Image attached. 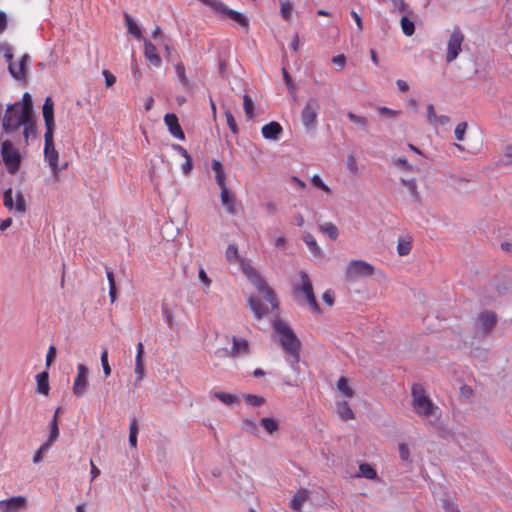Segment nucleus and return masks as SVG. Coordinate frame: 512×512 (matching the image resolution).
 <instances>
[{"label":"nucleus","instance_id":"nucleus-1","mask_svg":"<svg viewBox=\"0 0 512 512\" xmlns=\"http://www.w3.org/2000/svg\"><path fill=\"white\" fill-rule=\"evenodd\" d=\"M411 392L413 411L427 424L436 426L441 418L440 408L426 395L422 385L414 384Z\"/></svg>","mask_w":512,"mask_h":512},{"label":"nucleus","instance_id":"nucleus-2","mask_svg":"<svg viewBox=\"0 0 512 512\" xmlns=\"http://www.w3.org/2000/svg\"><path fill=\"white\" fill-rule=\"evenodd\" d=\"M272 327L283 350L292 357L293 364L298 363L301 343L292 328L279 318L273 321Z\"/></svg>","mask_w":512,"mask_h":512},{"label":"nucleus","instance_id":"nucleus-3","mask_svg":"<svg viewBox=\"0 0 512 512\" xmlns=\"http://www.w3.org/2000/svg\"><path fill=\"white\" fill-rule=\"evenodd\" d=\"M32 116L33 114L21 105L9 104L2 119V128L6 133H12L27 123Z\"/></svg>","mask_w":512,"mask_h":512},{"label":"nucleus","instance_id":"nucleus-4","mask_svg":"<svg viewBox=\"0 0 512 512\" xmlns=\"http://www.w3.org/2000/svg\"><path fill=\"white\" fill-rule=\"evenodd\" d=\"M243 272L258 292L261 293L265 300L271 304L272 309L277 308L278 302L273 290L268 286L257 270L250 265H243Z\"/></svg>","mask_w":512,"mask_h":512},{"label":"nucleus","instance_id":"nucleus-5","mask_svg":"<svg viewBox=\"0 0 512 512\" xmlns=\"http://www.w3.org/2000/svg\"><path fill=\"white\" fill-rule=\"evenodd\" d=\"M44 160L56 179H58L59 172L67 167V163L63 167H59V153L54 146L52 131H45L44 134Z\"/></svg>","mask_w":512,"mask_h":512},{"label":"nucleus","instance_id":"nucleus-6","mask_svg":"<svg viewBox=\"0 0 512 512\" xmlns=\"http://www.w3.org/2000/svg\"><path fill=\"white\" fill-rule=\"evenodd\" d=\"M375 268L364 260H351L345 269L347 281L354 282L361 278H368L374 274Z\"/></svg>","mask_w":512,"mask_h":512},{"label":"nucleus","instance_id":"nucleus-7","mask_svg":"<svg viewBox=\"0 0 512 512\" xmlns=\"http://www.w3.org/2000/svg\"><path fill=\"white\" fill-rule=\"evenodd\" d=\"M300 278H301V285H295L294 286V294L298 301L300 300V296L303 295L304 299L307 301L311 309L315 312L319 311V306L316 301L314 292H313V286L309 279V276L306 272L301 271L300 272Z\"/></svg>","mask_w":512,"mask_h":512},{"label":"nucleus","instance_id":"nucleus-8","mask_svg":"<svg viewBox=\"0 0 512 512\" xmlns=\"http://www.w3.org/2000/svg\"><path fill=\"white\" fill-rule=\"evenodd\" d=\"M1 156L3 162L10 174H15L21 164V155L17 148L9 140H5L1 144Z\"/></svg>","mask_w":512,"mask_h":512},{"label":"nucleus","instance_id":"nucleus-9","mask_svg":"<svg viewBox=\"0 0 512 512\" xmlns=\"http://www.w3.org/2000/svg\"><path fill=\"white\" fill-rule=\"evenodd\" d=\"M465 36L459 27H454L447 41L446 62L451 63L462 52Z\"/></svg>","mask_w":512,"mask_h":512},{"label":"nucleus","instance_id":"nucleus-10","mask_svg":"<svg viewBox=\"0 0 512 512\" xmlns=\"http://www.w3.org/2000/svg\"><path fill=\"white\" fill-rule=\"evenodd\" d=\"M319 109V99L316 97L309 98L301 111V121L306 129L311 130L315 128Z\"/></svg>","mask_w":512,"mask_h":512},{"label":"nucleus","instance_id":"nucleus-11","mask_svg":"<svg viewBox=\"0 0 512 512\" xmlns=\"http://www.w3.org/2000/svg\"><path fill=\"white\" fill-rule=\"evenodd\" d=\"M232 343L233 345L231 350L223 348L217 350L215 354L219 357L230 356L236 358L239 356L247 355L249 353V343L247 340L233 336Z\"/></svg>","mask_w":512,"mask_h":512},{"label":"nucleus","instance_id":"nucleus-12","mask_svg":"<svg viewBox=\"0 0 512 512\" xmlns=\"http://www.w3.org/2000/svg\"><path fill=\"white\" fill-rule=\"evenodd\" d=\"M89 370L84 364L77 365V375L73 383V393L76 397H82L88 388Z\"/></svg>","mask_w":512,"mask_h":512},{"label":"nucleus","instance_id":"nucleus-13","mask_svg":"<svg viewBox=\"0 0 512 512\" xmlns=\"http://www.w3.org/2000/svg\"><path fill=\"white\" fill-rule=\"evenodd\" d=\"M28 508V500L25 496H13L0 500V512H24Z\"/></svg>","mask_w":512,"mask_h":512},{"label":"nucleus","instance_id":"nucleus-14","mask_svg":"<svg viewBox=\"0 0 512 512\" xmlns=\"http://www.w3.org/2000/svg\"><path fill=\"white\" fill-rule=\"evenodd\" d=\"M497 322V316L492 311H483L478 315L475 321V327L483 334L489 333Z\"/></svg>","mask_w":512,"mask_h":512},{"label":"nucleus","instance_id":"nucleus-15","mask_svg":"<svg viewBox=\"0 0 512 512\" xmlns=\"http://www.w3.org/2000/svg\"><path fill=\"white\" fill-rule=\"evenodd\" d=\"M164 122L167 126L169 133L176 139L181 141L185 140V134L179 124L178 117L173 113H168L164 116Z\"/></svg>","mask_w":512,"mask_h":512},{"label":"nucleus","instance_id":"nucleus-16","mask_svg":"<svg viewBox=\"0 0 512 512\" xmlns=\"http://www.w3.org/2000/svg\"><path fill=\"white\" fill-rule=\"evenodd\" d=\"M29 60H30L29 55L24 54L17 64L10 63V65H8V70L14 79L19 80V81L25 80L27 63Z\"/></svg>","mask_w":512,"mask_h":512},{"label":"nucleus","instance_id":"nucleus-17","mask_svg":"<svg viewBox=\"0 0 512 512\" xmlns=\"http://www.w3.org/2000/svg\"><path fill=\"white\" fill-rule=\"evenodd\" d=\"M261 133L265 139L277 141L283 133V128L278 122L272 121L262 127Z\"/></svg>","mask_w":512,"mask_h":512},{"label":"nucleus","instance_id":"nucleus-18","mask_svg":"<svg viewBox=\"0 0 512 512\" xmlns=\"http://www.w3.org/2000/svg\"><path fill=\"white\" fill-rule=\"evenodd\" d=\"M43 118L46 126V131H52L54 129V103L50 97L45 99L43 104Z\"/></svg>","mask_w":512,"mask_h":512},{"label":"nucleus","instance_id":"nucleus-19","mask_svg":"<svg viewBox=\"0 0 512 512\" xmlns=\"http://www.w3.org/2000/svg\"><path fill=\"white\" fill-rule=\"evenodd\" d=\"M220 198H221V203L225 207L227 213H229L231 215H235L237 213L236 199H235V196L230 193V191L227 187L221 188Z\"/></svg>","mask_w":512,"mask_h":512},{"label":"nucleus","instance_id":"nucleus-20","mask_svg":"<svg viewBox=\"0 0 512 512\" xmlns=\"http://www.w3.org/2000/svg\"><path fill=\"white\" fill-rule=\"evenodd\" d=\"M144 55L155 67H159L161 65V58L157 53L156 46L147 40L144 42Z\"/></svg>","mask_w":512,"mask_h":512},{"label":"nucleus","instance_id":"nucleus-21","mask_svg":"<svg viewBox=\"0 0 512 512\" xmlns=\"http://www.w3.org/2000/svg\"><path fill=\"white\" fill-rule=\"evenodd\" d=\"M248 305L257 319H261L267 314L266 307L254 296L248 298Z\"/></svg>","mask_w":512,"mask_h":512},{"label":"nucleus","instance_id":"nucleus-22","mask_svg":"<svg viewBox=\"0 0 512 512\" xmlns=\"http://www.w3.org/2000/svg\"><path fill=\"white\" fill-rule=\"evenodd\" d=\"M212 169L215 172V180L216 183L221 188H226V173L223 169V166L220 161L213 160L212 161Z\"/></svg>","mask_w":512,"mask_h":512},{"label":"nucleus","instance_id":"nucleus-23","mask_svg":"<svg viewBox=\"0 0 512 512\" xmlns=\"http://www.w3.org/2000/svg\"><path fill=\"white\" fill-rule=\"evenodd\" d=\"M308 499V491L306 489L299 490L290 502V507L294 511H300L302 509L303 504Z\"/></svg>","mask_w":512,"mask_h":512},{"label":"nucleus","instance_id":"nucleus-24","mask_svg":"<svg viewBox=\"0 0 512 512\" xmlns=\"http://www.w3.org/2000/svg\"><path fill=\"white\" fill-rule=\"evenodd\" d=\"M37 392L43 395L49 394V376L47 372H41L36 375Z\"/></svg>","mask_w":512,"mask_h":512},{"label":"nucleus","instance_id":"nucleus-25","mask_svg":"<svg viewBox=\"0 0 512 512\" xmlns=\"http://www.w3.org/2000/svg\"><path fill=\"white\" fill-rule=\"evenodd\" d=\"M347 118L349 119V121H351L352 123H354L355 125H357V127L364 131V132H368V128H369V120L366 116H363V115H358V114H355L353 112H348L347 113Z\"/></svg>","mask_w":512,"mask_h":512},{"label":"nucleus","instance_id":"nucleus-26","mask_svg":"<svg viewBox=\"0 0 512 512\" xmlns=\"http://www.w3.org/2000/svg\"><path fill=\"white\" fill-rule=\"evenodd\" d=\"M400 182L407 188L414 201H420L421 195L420 192L418 191L417 181L415 178H401Z\"/></svg>","mask_w":512,"mask_h":512},{"label":"nucleus","instance_id":"nucleus-27","mask_svg":"<svg viewBox=\"0 0 512 512\" xmlns=\"http://www.w3.org/2000/svg\"><path fill=\"white\" fill-rule=\"evenodd\" d=\"M124 19H125V25H126L128 33L138 39L141 38L142 31H141L140 27L138 26V24L135 22V20L131 17V15H129L128 13H125Z\"/></svg>","mask_w":512,"mask_h":512},{"label":"nucleus","instance_id":"nucleus-28","mask_svg":"<svg viewBox=\"0 0 512 512\" xmlns=\"http://www.w3.org/2000/svg\"><path fill=\"white\" fill-rule=\"evenodd\" d=\"M225 257L229 263H242L243 259L239 255L236 244H229L225 251Z\"/></svg>","mask_w":512,"mask_h":512},{"label":"nucleus","instance_id":"nucleus-29","mask_svg":"<svg viewBox=\"0 0 512 512\" xmlns=\"http://www.w3.org/2000/svg\"><path fill=\"white\" fill-rule=\"evenodd\" d=\"M356 477H364L368 480H374L377 478L376 470L368 463H361L359 465V473Z\"/></svg>","mask_w":512,"mask_h":512},{"label":"nucleus","instance_id":"nucleus-30","mask_svg":"<svg viewBox=\"0 0 512 512\" xmlns=\"http://www.w3.org/2000/svg\"><path fill=\"white\" fill-rule=\"evenodd\" d=\"M322 233L326 234L331 240H336L339 236L338 228L332 222H324L319 225Z\"/></svg>","mask_w":512,"mask_h":512},{"label":"nucleus","instance_id":"nucleus-31","mask_svg":"<svg viewBox=\"0 0 512 512\" xmlns=\"http://www.w3.org/2000/svg\"><path fill=\"white\" fill-rule=\"evenodd\" d=\"M260 425L270 435L274 434L279 430L278 422L271 417H264L260 420Z\"/></svg>","mask_w":512,"mask_h":512},{"label":"nucleus","instance_id":"nucleus-32","mask_svg":"<svg viewBox=\"0 0 512 512\" xmlns=\"http://www.w3.org/2000/svg\"><path fill=\"white\" fill-rule=\"evenodd\" d=\"M337 412L344 420L354 419V413L347 401L339 402L337 405Z\"/></svg>","mask_w":512,"mask_h":512},{"label":"nucleus","instance_id":"nucleus-33","mask_svg":"<svg viewBox=\"0 0 512 512\" xmlns=\"http://www.w3.org/2000/svg\"><path fill=\"white\" fill-rule=\"evenodd\" d=\"M303 241L305 242V244L307 245L308 249L310 250V252L315 255V256H319L321 255L322 253V250L321 248L318 246L315 238L310 234V233H306L304 236H303Z\"/></svg>","mask_w":512,"mask_h":512},{"label":"nucleus","instance_id":"nucleus-34","mask_svg":"<svg viewBox=\"0 0 512 512\" xmlns=\"http://www.w3.org/2000/svg\"><path fill=\"white\" fill-rule=\"evenodd\" d=\"M214 396L227 406H233L238 403L237 396L230 393L217 391L214 393Z\"/></svg>","mask_w":512,"mask_h":512},{"label":"nucleus","instance_id":"nucleus-35","mask_svg":"<svg viewBox=\"0 0 512 512\" xmlns=\"http://www.w3.org/2000/svg\"><path fill=\"white\" fill-rule=\"evenodd\" d=\"M59 437L58 422L55 420L50 421V433L47 440L44 442L45 445L51 448V446L57 441Z\"/></svg>","mask_w":512,"mask_h":512},{"label":"nucleus","instance_id":"nucleus-36","mask_svg":"<svg viewBox=\"0 0 512 512\" xmlns=\"http://www.w3.org/2000/svg\"><path fill=\"white\" fill-rule=\"evenodd\" d=\"M175 71H176L177 78H178L179 82L181 83V85L184 88L190 87L189 80H188V78L186 76L185 66H184V64L182 62L176 63Z\"/></svg>","mask_w":512,"mask_h":512},{"label":"nucleus","instance_id":"nucleus-37","mask_svg":"<svg viewBox=\"0 0 512 512\" xmlns=\"http://www.w3.org/2000/svg\"><path fill=\"white\" fill-rule=\"evenodd\" d=\"M21 127H23V135L26 140V142L29 140L30 137L36 136V126H35V120L34 115L28 119L27 123H24Z\"/></svg>","mask_w":512,"mask_h":512},{"label":"nucleus","instance_id":"nucleus-38","mask_svg":"<svg viewBox=\"0 0 512 512\" xmlns=\"http://www.w3.org/2000/svg\"><path fill=\"white\" fill-rule=\"evenodd\" d=\"M337 389L347 398H352L354 395L353 389L348 385V380L345 377H340L337 381Z\"/></svg>","mask_w":512,"mask_h":512},{"label":"nucleus","instance_id":"nucleus-39","mask_svg":"<svg viewBox=\"0 0 512 512\" xmlns=\"http://www.w3.org/2000/svg\"><path fill=\"white\" fill-rule=\"evenodd\" d=\"M293 5L288 0L280 1V14L286 20L290 21L292 18Z\"/></svg>","mask_w":512,"mask_h":512},{"label":"nucleus","instance_id":"nucleus-40","mask_svg":"<svg viewBox=\"0 0 512 512\" xmlns=\"http://www.w3.org/2000/svg\"><path fill=\"white\" fill-rule=\"evenodd\" d=\"M242 430H244L247 433H250L252 435L257 436L259 433L258 425L257 423L249 418H246L242 421Z\"/></svg>","mask_w":512,"mask_h":512},{"label":"nucleus","instance_id":"nucleus-41","mask_svg":"<svg viewBox=\"0 0 512 512\" xmlns=\"http://www.w3.org/2000/svg\"><path fill=\"white\" fill-rule=\"evenodd\" d=\"M411 241L409 239L399 238L397 252L400 256H406L411 251Z\"/></svg>","mask_w":512,"mask_h":512},{"label":"nucleus","instance_id":"nucleus-42","mask_svg":"<svg viewBox=\"0 0 512 512\" xmlns=\"http://www.w3.org/2000/svg\"><path fill=\"white\" fill-rule=\"evenodd\" d=\"M400 23H401L402 32L406 36H411L414 34V31H415L414 23L408 17L402 16Z\"/></svg>","mask_w":512,"mask_h":512},{"label":"nucleus","instance_id":"nucleus-43","mask_svg":"<svg viewBox=\"0 0 512 512\" xmlns=\"http://www.w3.org/2000/svg\"><path fill=\"white\" fill-rule=\"evenodd\" d=\"M345 166L352 176H357L359 174L357 160L354 155L350 154L347 156Z\"/></svg>","mask_w":512,"mask_h":512},{"label":"nucleus","instance_id":"nucleus-44","mask_svg":"<svg viewBox=\"0 0 512 512\" xmlns=\"http://www.w3.org/2000/svg\"><path fill=\"white\" fill-rule=\"evenodd\" d=\"M243 107L247 118L252 119L254 117V102L246 94L243 96Z\"/></svg>","mask_w":512,"mask_h":512},{"label":"nucleus","instance_id":"nucleus-45","mask_svg":"<svg viewBox=\"0 0 512 512\" xmlns=\"http://www.w3.org/2000/svg\"><path fill=\"white\" fill-rule=\"evenodd\" d=\"M100 360H101V365H102V369H103V373H104L105 377L110 376L111 367L108 362V351L106 348H103V350L101 352Z\"/></svg>","mask_w":512,"mask_h":512},{"label":"nucleus","instance_id":"nucleus-46","mask_svg":"<svg viewBox=\"0 0 512 512\" xmlns=\"http://www.w3.org/2000/svg\"><path fill=\"white\" fill-rule=\"evenodd\" d=\"M244 399L248 405L253 407L261 406L265 403V399L263 397L253 394H245Z\"/></svg>","mask_w":512,"mask_h":512},{"label":"nucleus","instance_id":"nucleus-47","mask_svg":"<svg viewBox=\"0 0 512 512\" xmlns=\"http://www.w3.org/2000/svg\"><path fill=\"white\" fill-rule=\"evenodd\" d=\"M16 105H21V107L27 109V111L33 114V105L32 99L29 93H24L22 99L20 101L15 102Z\"/></svg>","mask_w":512,"mask_h":512},{"label":"nucleus","instance_id":"nucleus-48","mask_svg":"<svg viewBox=\"0 0 512 512\" xmlns=\"http://www.w3.org/2000/svg\"><path fill=\"white\" fill-rule=\"evenodd\" d=\"M13 208H15V210L19 213H24L26 211V202L20 191L16 193V201Z\"/></svg>","mask_w":512,"mask_h":512},{"label":"nucleus","instance_id":"nucleus-49","mask_svg":"<svg viewBox=\"0 0 512 512\" xmlns=\"http://www.w3.org/2000/svg\"><path fill=\"white\" fill-rule=\"evenodd\" d=\"M225 118H226L227 125L230 128V130L232 131V133H234V134L238 133V127H237L236 120H235L233 114L229 110L225 111Z\"/></svg>","mask_w":512,"mask_h":512},{"label":"nucleus","instance_id":"nucleus-50","mask_svg":"<svg viewBox=\"0 0 512 512\" xmlns=\"http://www.w3.org/2000/svg\"><path fill=\"white\" fill-rule=\"evenodd\" d=\"M466 129H467L466 122H461V123L457 124V126L455 127V130H454V134H455V138L458 141L464 140Z\"/></svg>","mask_w":512,"mask_h":512},{"label":"nucleus","instance_id":"nucleus-51","mask_svg":"<svg viewBox=\"0 0 512 512\" xmlns=\"http://www.w3.org/2000/svg\"><path fill=\"white\" fill-rule=\"evenodd\" d=\"M311 182L315 187L321 189L322 191L326 193L331 192V189L323 182L319 175H313L311 178Z\"/></svg>","mask_w":512,"mask_h":512},{"label":"nucleus","instance_id":"nucleus-52","mask_svg":"<svg viewBox=\"0 0 512 512\" xmlns=\"http://www.w3.org/2000/svg\"><path fill=\"white\" fill-rule=\"evenodd\" d=\"M3 202H4V206L8 209H13L14 207V200H13V191L11 188L7 189L5 192H4V195H3Z\"/></svg>","mask_w":512,"mask_h":512},{"label":"nucleus","instance_id":"nucleus-53","mask_svg":"<svg viewBox=\"0 0 512 512\" xmlns=\"http://www.w3.org/2000/svg\"><path fill=\"white\" fill-rule=\"evenodd\" d=\"M50 447L45 445L44 443L38 448L36 453L33 456V462L39 463L42 461L43 455L49 451Z\"/></svg>","mask_w":512,"mask_h":512},{"label":"nucleus","instance_id":"nucleus-54","mask_svg":"<svg viewBox=\"0 0 512 512\" xmlns=\"http://www.w3.org/2000/svg\"><path fill=\"white\" fill-rule=\"evenodd\" d=\"M162 315L168 326L172 327L174 324V316L172 311L167 306L162 307Z\"/></svg>","mask_w":512,"mask_h":512},{"label":"nucleus","instance_id":"nucleus-55","mask_svg":"<svg viewBox=\"0 0 512 512\" xmlns=\"http://www.w3.org/2000/svg\"><path fill=\"white\" fill-rule=\"evenodd\" d=\"M143 354H144V346H143L142 342H139L136 346L135 365H144Z\"/></svg>","mask_w":512,"mask_h":512},{"label":"nucleus","instance_id":"nucleus-56","mask_svg":"<svg viewBox=\"0 0 512 512\" xmlns=\"http://www.w3.org/2000/svg\"><path fill=\"white\" fill-rule=\"evenodd\" d=\"M378 112H379L380 115L385 116V117H389V118L398 116L400 114V111L393 110V109H390V108L385 107V106L379 107L378 108Z\"/></svg>","mask_w":512,"mask_h":512},{"label":"nucleus","instance_id":"nucleus-57","mask_svg":"<svg viewBox=\"0 0 512 512\" xmlns=\"http://www.w3.org/2000/svg\"><path fill=\"white\" fill-rule=\"evenodd\" d=\"M394 164L400 166L405 171L410 172L414 170L413 166L410 163H408L406 158L403 157H398L397 159H395Z\"/></svg>","mask_w":512,"mask_h":512},{"label":"nucleus","instance_id":"nucleus-58","mask_svg":"<svg viewBox=\"0 0 512 512\" xmlns=\"http://www.w3.org/2000/svg\"><path fill=\"white\" fill-rule=\"evenodd\" d=\"M399 455L402 460H409L410 451L408 446L405 443L399 444Z\"/></svg>","mask_w":512,"mask_h":512},{"label":"nucleus","instance_id":"nucleus-59","mask_svg":"<svg viewBox=\"0 0 512 512\" xmlns=\"http://www.w3.org/2000/svg\"><path fill=\"white\" fill-rule=\"evenodd\" d=\"M198 277H199V280L201 281V283L203 285H205L207 288L210 287L211 279L207 276V274H206L204 269H200Z\"/></svg>","mask_w":512,"mask_h":512},{"label":"nucleus","instance_id":"nucleus-60","mask_svg":"<svg viewBox=\"0 0 512 512\" xmlns=\"http://www.w3.org/2000/svg\"><path fill=\"white\" fill-rule=\"evenodd\" d=\"M332 62L339 67V69H343L346 63V58L343 54L334 56L332 58Z\"/></svg>","mask_w":512,"mask_h":512},{"label":"nucleus","instance_id":"nucleus-61","mask_svg":"<svg viewBox=\"0 0 512 512\" xmlns=\"http://www.w3.org/2000/svg\"><path fill=\"white\" fill-rule=\"evenodd\" d=\"M436 113H435V108H434V105L433 104H428L427 105V118H428V121L430 124L434 123V120H436Z\"/></svg>","mask_w":512,"mask_h":512},{"label":"nucleus","instance_id":"nucleus-62","mask_svg":"<svg viewBox=\"0 0 512 512\" xmlns=\"http://www.w3.org/2000/svg\"><path fill=\"white\" fill-rule=\"evenodd\" d=\"M103 76L105 78V83L108 87L112 86L116 82V77L108 70L103 71Z\"/></svg>","mask_w":512,"mask_h":512},{"label":"nucleus","instance_id":"nucleus-63","mask_svg":"<svg viewBox=\"0 0 512 512\" xmlns=\"http://www.w3.org/2000/svg\"><path fill=\"white\" fill-rule=\"evenodd\" d=\"M182 173L188 175L192 170V158H186L185 162L181 166Z\"/></svg>","mask_w":512,"mask_h":512},{"label":"nucleus","instance_id":"nucleus-64","mask_svg":"<svg viewBox=\"0 0 512 512\" xmlns=\"http://www.w3.org/2000/svg\"><path fill=\"white\" fill-rule=\"evenodd\" d=\"M172 149L181 155L184 159L191 157L188 151L179 144H173Z\"/></svg>","mask_w":512,"mask_h":512}]
</instances>
